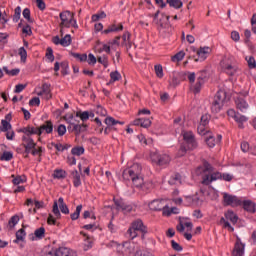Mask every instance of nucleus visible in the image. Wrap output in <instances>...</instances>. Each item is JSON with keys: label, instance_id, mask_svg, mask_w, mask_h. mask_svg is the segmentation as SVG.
Instances as JSON below:
<instances>
[{"label": "nucleus", "instance_id": "obj_34", "mask_svg": "<svg viewBox=\"0 0 256 256\" xmlns=\"http://www.w3.org/2000/svg\"><path fill=\"white\" fill-rule=\"evenodd\" d=\"M58 205L61 213H63L64 215H69V207H67V204H65L63 197H60L58 199Z\"/></svg>", "mask_w": 256, "mask_h": 256}, {"label": "nucleus", "instance_id": "obj_64", "mask_svg": "<svg viewBox=\"0 0 256 256\" xmlns=\"http://www.w3.org/2000/svg\"><path fill=\"white\" fill-rule=\"evenodd\" d=\"M207 126L203 125V124H199L197 131L199 133V135H207Z\"/></svg>", "mask_w": 256, "mask_h": 256}, {"label": "nucleus", "instance_id": "obj_16", "mask_svg": "<svg viewBox=\"0 0 256 256\" xmlns=\"http://www.w3.org/2000/svg\"><path fill=\"white\" fill-rule=\"evenodd\" d=\"M184 144L187 146V149H197V141L195 140V136L193 132H183Z\"/></svg>", "mask_w": 256, "mask_h": 256}, {"label": "nucleus", "instance_id": "obj_11", "mask_svg": "<svg viewBox=\"0 0 256 256\" xmlns=\"http://www.w3.org/2000/svg\"><path fill=\"white\" fill-rule=\"evenodd\" d=\"M142 233V235H145L147 233V227L145 224H143V220L137 219L132 222L130 228L127 231V235L130 239H135L137 237V232Z\"/></svg>", "mask_w": 256, "mask_h": 256}, {"label": "nucleus", "instance_id": "obj_25", "mask_svg": "<svg viewBox=\"0 0 256 256\" xmlns=\"http://www.w3.org/2000/svg\"><path fill=\"white\" fill-rule=\"evenodd\" d=\"M119 31H123V24H121V23H119V24H112V25L108 26V28L103 30L102 33L104 35H109V33H117Z\"/></svg>", "mask_w": 256, "mask_h": 256}, {"label": "nucleus", "instance_id": "obj_42", "mask_svg": "<svg viewBox=\"0 0 256 256\" xmlns=\"http://www.w3.org/2000/svg\"><path fill=\"white\" fill-rule=\"evenodd\" d=\"M12 19L14 23H19V20L21 19V6L15 8Z\"/></svg>", "mask_w": 256, "mask_h": 256}, {"label": "nucleus", "instance_id": "obj_15", "mask_svg": "<svg viewBox=\"0 0 256 256\" xmlns=\"http://www.w3.org/2000/svg\"><path fill=\"white\" fill-rule=\"evenodd\" d=\"M152 161L160 167H165V165H169V163L171 162V157H169V155L167 154L154 153L152 155Z\"/></svg>", "mask_w": 256, "mask_h": 256}, {"label": "nucleus", "instance_id": "obj_38", "mask_svg": "<svg viewBox=\"0 0 256 256\" xmlns=\"http://www.w3.org/2000/svg\"><path fill=\"white\" fill-rule=\"evenodd\" d=\"M137 139L140 141L141 145H151L153 143L151 138H146L143 134L138 135Z\"/></svg>", "mask_w": 256, "mask_h": 256}, {"label": "nucleus", "instance_id": "obj_44", "mask_svg": "<svg viewBox=\"0 0 256 256\" xmlns=\"http://www.w3.org/2000/svg\"><path fill=\"white\" fill-rule=\"evenodd\" d=\"M55 131L58 134V137H63L65 133H67V127L64 124H59L57 128H55Z\"/></svg>", "mask_w": 256, "mask_h": 256}, {"label": "nucleus", "instance_id": "obj_3", "mask_svg": "<svg viewBox=\"0 0 256 256\" xmlns=\"http://www.w3.org/2000/svg\"><path fill=\"white\" fill-rule=\"evenodd\" d=\"M220 67L223 73L229 75V77H235L241 73L239 66H237V62H235V58L233 56H224L220 62Z\"/></svg>", "mask_w": 256, "mask_h": 256}, {"label": "nucleus", "instance_id": "obj_13", "mask_svg": "<svg viewBox=\"0 0 256 256\" xmlns=\"http://www.w3.org/2000/svg\"><path fill=\"white\" fill-rule=\"evenodd\" d=\"M191 50L197 54V58L194 59L195 63L203 62L211 55V47L209 46L200 47L199 49L191 47Z\"/></svg>", "mask_w": 256, "mask_h": 256}, {"label": "nucleus", "instance_id": "obj_8", "mask_svg": "<svg viewBox=\"0 0 256 256\" xmlns=\"http://www.w3.org/2000/svg\"><path fill=\"white\" fill-rule=\"evenodd\" d=\"M225 103H227V92L225 90H219L215 94L211 104L212 113H219L225 106Z\"/></svg>", "mask_w": 256, "mask_h": 256}, {"label": "nucleus", "instance_id": "obj_55", "mask_svg": "<svg viewBox=\"0 0 256 256\" xmlns=\"http://www.w3.org/2000/svg\"><path fill=\"white\" fill-rule=\"evenodd\" d=\"M17 223H19V216L14 215L10 218L8 225L11 229H13V227H15V225H17Z\"/></svg>", "mask_w": 256, "mask_h": 256}, {"label": "nucleus", "instance_id": "obj_47", "mask_svg": "<svg viewBox=\"0 0 256 256\" xmlns=\"http://www.w3.org/2000/svg\"><path fill=\"white\" fill-rule=\"evenodd\" d=\"M18 55L20 56L22 63H25L27 61V50H25L24 47L19 48Z\"/></svg>", "mask_w": 256, "mask_h": 256}, {"label": "nucleus", "instance_id": "obj_24", "mask_svg": "<svg viewBox=\"0 0 256 256\" xmlns=\"http://www.w3.org/2000/svg\"><path fill=\"white\" fill-rule=\"evenodd\" d=\"M56 256H77V252L71 250V248L60 247L55 251Z\"/></svg>", "mask_w": 256, "mask_h": 256}, {"label": "nucleus", "instance_id": "obj_5", "mask_svg": "<svg viewBox=\"0 0 256 256\" xmlns=\"http://www.w3.org/2000/svg\"><path fill=\"white\" fill-rule=\"evenodd\" d=\"M60 17V33L63 34V29H69L73 27L74 29H79V24H77V20L75 19V14L71 13V11L66 10L59 14Z\"/></svg>", "mask_w": 256, "mask_h": 256}, {"label": "nucleus", "instance_id": "obj_17", "mask_svg": "<svg viewBox=\"0 0 256 256\" xmlns=\"http://www.w3.org/2000/svg\"><path fill=\"white\" fill-rule=\"evenodd\" d=\"M247 95V92L244 94H240L235 99L236 107L241 111V113H247V109H249V103L245 100V96Z\"/></svg>", "mask_w": 256, "mask_h": 256}, {"label": "nucleus", "instance_id": "obj_10", "mask_svg": "<svg viewBox=\"0 0 256 256\" xmlns=\"http://www.w3.org/2000/svg\"><path fill=\"white\" fill-rule=\"evenodd\" d=\"M148 207L151 211H162L165 217H169V215H171V212L169 211V204L165 199L153 200L148 204Z\"/></svg>", "mask_w": 256, "mask_h": 256}, {"label": "nucleus", "instance_id": "obj_58", "mask_svg": "<svg viewBox=\"0 0 256 256\" xmlns=\"http://www.w3.org/2000/svg\"><path fill=\"white\" fill-rule=\"evenodd\" d=\"M46 59H48V61H50V63H53L55 61V56L53 55V49L47 48Z\"/></svg>", "mask_w": 256, "mask_h": 256}, {"label": "nucleus", "instance_id": "obj_14", "mask_svg": "<svg viewBox=\"0 0 256 256\" xmlns=\"http://www.w3.org/2000/svg\"><path fill=\"white\" fill-rule=\"evenodd\" d=\"M227 115H228V117H231L232 119H234V121H236V123H238L239 129H243V123H247V121H248V118L245 115L237 113L233 109H229L227 111Z\"/></svg>", "mask_w": 256, "mask_h": 256}, {"label": "nucleus", "instance_id": "obj_37", "mask_svg": "<svg viewBox=\"0 0 256 256\" xmlns=\"http://www.w3.org/2000/svg\"><path fill=\"white\" fill-rule=\"evenodd\" d=\"M166 3L169 7H173V9H181V7H183V2L181 0H166Z\"/></svg>", "mask_w": 256, "mask_h": 256}, {"label": "nucleus", "instance_id": "obj_12", "mask_svg": "<svg viewBox=\"0 0 256 256\" xmlns=\"http://www.w3.org/2000/svg\"><path fill=\"white\" fill-rule=\"evenodd\" d=\"M223 203L226 207H241L243 205V200L235 195H231L227 192L222 193Z\"/></svg>", "mask_w": 256, "mask_h": 256}, {"label": "nucleus", "instance_id": "obj_43", "mask_svg": "<svg viewBox=\"0 0 256 256\" xmlns=\"http://www.w3.org/2000/svg\"><path fill=\"white\" fill-rule=\"evenodd\" d=\"M71 153H72V155L81 157V155H83V153H85V148H83V146L74 147V148H72Z\"/></svg>", "mask_w": 256, "mask_h": 256}, {"label": "nucleus", "instance_id": "obj_41", "mask_svg": "<svg viewBox=\"0 0 256 256\" xmlns=\"http://www.w3.org/2000/svg\"><path fill=\"white\" fill-rule=\"evenodd\" d=\"M82 209H83V205H78L76 207L75 212L70 215L72 221H77V219H79Z\"/></svg>", "mask_w": 256, "mask_h": 256}, {"label": "nucleus", "instance_id": "obj_28", "mask_svg": "<svg viewBox=\"0 0 256 256\" xmlns=\"http://www.w3.org/2000/svg\"><path fill=\"white\" fill-rule=\"evenodd\" d=\"M71 177L73 180V186L77 189V187H81L82 182H81V173L79 171L74 170L71 172Z\"/></svg>", "mask_w": 256, "mask_h": 256}, {"label": "nucleus", "instance_id": "obj_39", "mask_svg": "<svg viewBox=\"0 0 256 256\" xmlns=\"http://www.w3.org/2000/svg\"><path fill=\"white\" fill-rule=\"evenodd\" d=\"M76 117H79L85 123V121H89V111H78L76 112Z\"/></svg>", "mask_w": 256, "mask_h": 256}, {"label": "nucleus", "instance_id": "obj_33", "mask_svg": "<svg viewBox=\"0 0 256 256\" xmlns=\"http://www.w3.org/2000/svg\"><path fill=\"white\" fill-rule=\"evenodd\" d=\"M18 27H22V33L26 35V37H31L33 35V30H31V26L29 24L23 25V20L18 24Z\"/></svg>", "mask_w": 256, "mask_h": 256}, {"label": "nucleus", "instance_id": "obj_21", "mask_svg": "<svg viewBox=\"0 0 256 256\" xmlns=\"http://www.w3.org/2000/svg\"><path fill=\"white\" fill-rule=\"evenodd\" d=\"M52 43H54V45H61L62 47H69V45H71V35L66 34L63 38L54 36L52 38Z\"/></svg>", "mask_w": 256, "mask_h": 256}, {"label": "nucleus", "instance_id": "obj_60", "mask_svg": "<svg viewBox=\"0 0 256 256\" xmlns=\"http://www.w3.org/2000/svg\"><path fill=\"white\" fill-rule=\"evenodd\" d=\"M2 128L1 131L4 133L11 130V123H9L7 120H2Z\"/></svg>", "mask_w": 256, "mask_h": 256}, {"label": "nucleus", "instance_id": "obj_51", "mask_svg": "<svg viewBox=\"0 0 256 256\" xmlns=\"http://www.w3.org/2000/svg\"><path fill=\"white\" fill-rule=\"evenodd\" d=\"M108 53V55L111 53V44L108 43H102V47L99 49V53Z\"/></svg>", "mask_w": 256, "mask_h": 256}, {"label": "nucleus", "instance_id": "obj_22", "mask_svg": "<svg viewBox=\"0 0 256 256\" xmlns=\"http://www.w3.org/2000/svg\"><path fill=\"white\" fill-rule=\"evenodd\" d=\"M69 123L70 125L68 126V131H72L76 136H79L81 133L87 131V124H75L73 122Z\"/></svg>", "mask_w": 256, "mask_h": 256}, {"label": "nucleus", "instance_id": "obj_40", "mask_svg": "<svg viewBox=\"0 0 256 256\" xmlns=\"http://www.w3.org/2000/svg\"><path fill=\"white\" fill-rule=\"evenodd\" d=\"M25 229L21 228L16 232V239L14 240V243H19V241H23L25 239Z\"/></svg>", "mask_w": 256, "mask_h": 256}, {"label": "nucleus", "instance_id": "obj_6", "mask_svg": "<svg viewBox=\"0 0 256 256\" xmlns=\"http://www.w3.org/2000/svg\"><path fill=\"white\" fill-rule=\"evenodd\" d=\"M237 221H239V216H237V214L233 212V210H228L225 212L224 217L220 219V225L223 227V229H227V231L233 233L235 231V228L231 226V223L232 225H236Z\"/></svg>", "mask_w": 256, "mask_h": 256}, {"label": "nucleus", "instance_id": "obj_7", "mask_svg": "<svg viewBox=\"0 0 256 256\" xmlns=\"http://www.w3.org/2000/svg\"><path fill=\"white\" fill-rule=\"evenodd\" d=\"M187 78L190 83V91H192L195 95H197V93H200L203 85H205V75L201 74L200 76H198L195 82V73L188 72Z\"/></svg>", "mask_w": 256, "mask_h": 256}, {"label": "nucleus", "instance_id": "obj_59", "mask_svg": "<svg viewBox=\"0 0 256 256\" xmlns=\"http://www.w3.org/2000/svg\"><path fill=\"white\" fill-rule=\"evenodd\" d=\"M110 83H115V81H119L121 79V74L117 71L110 73Z\"/></svg>", "mask_w": 256, "mask_h": 256}, {"label": "nucleus", "instance_id": "obj_63", "mask_svg": "<svg viewBox=\"0 0 256 256\" xmlns=\"http://www.w3.org/2000/svg\"><path fill=\"white\" fill-rule=\"evenodd\" d=\"M220 181H233V175L229 173H221Z\"/></svg>", "mask_w": 256, "mask_h": 256}, {"label": "nucleus", "instance_id": "obj_30", "mask_svg": "<svg viewBox=\"0 0 256 256\" xmlns=\"http://www.w3.org/2000/svg\"><path fill=\"white\" fill-rule=\"evenodd\" d=\"M104 123L105 125H107V127H110L111 129H115V125H123V122L115 120V118L111 116L106 117Z\"/></svg>", "mask_w": 256, "mask_h": 256}, {"label": "nucleus", "instance_id": "obj_36", "mask_svg": "<svg viewBox=\"0 0 256 256\" xmlns=\"http://www.w3.org/2000/svg\"><path fill=\"white\" fill-rule=\"evenodd\" d=\"M67 177V172L63 169H56L53 172L54 179H65Z\"/></svg>", "mask_w": 256, "mask_h": 256}, {"label": "nucleus", "instance_id": "obj_18", "mask_svg": "<svg viewBox=\"0 0 256 256\" xmlns=\"http://www.w3.org/2000/svg\"><path fill=\"white\" fill-rule=\"evenodd\" d=\"M114 203L118 211H123V213H131L133 211V206L126 204L123 199L114 198Z\"/></svg>", "mask_w": 256, "mask_h": 256}, {"label": "nucleus", "instance_id": "obj_45", "mask_svg": "<svg viewBox=\"0 0 256 256\" xmlns=\"http://www.w3.org/2000/svg\"><path fill=\"white\" fill-rule=\"evenodd\" d=\"M52 213L55 215L56 219H61V211H59V203L54 201Z\"/></svg>", "mask_w": 256, "mask_h": 256}, {"label": "nucleus", "instance_id": "obj_23", "mask_svg": "<svg viewBox=\"0 0 256 256\" xmlns=\"http://www.w3.org/2000/svg\"><path fill=\"white\" fill-rule=\"evenodd\" d=\"M7 146L0 144V161H11L13 159V152L6 151Z\"/></svg>", "mask_w": 256, "mask_h": 256}, {"label": "nucleus", "instance_id": "obj_61", "mask_svg": "<svg viewBox=\"0 0 256 256\" xmlns=\"http://www.w3.org/2000/svg\"><path fill=\"white\" fill-rule=\"evenodd\" d=\"M72 57L74 59H78V61H86L87 60V54H79V53H73L72 54Z\"/></svg>", "mask_w": 256, "mask_h": 256}, {"label": "nucleus", "instance_id": "obj_1", "mask_svg": "<svg viewBox=\"0 0 256 256\" xmlns=\"http://www.w3.org/2000/svg\"><path fill=\"white\" fill-rule=\"evenodd\" d=\"M143 168H141V164H133L132 166L124 169L122 173V179L126 183H132L134 187H143Z\"/></svg>", "mask_w": 256, "mask_h": 256}, {"label": "nucleus", "instance_id": "obj_9", "mask_svg": "<svg viewBox=\"0 0 256 256\" xmlns=\"http://www.w3.org/2000/svg\"><path fill=\"white\" fill-rule=\"evenodd\" d=\"M112 247L116 248L118 255L129 256L131 253H135L137 245L133 242H124L123 244L112 242Z\"/></svg>", "mask_w": 256, "mask_h": 256}, {"label": "nucleus", "instance_id": "obj_48", "mask_svg": "<svg viewBox=\"0 0 256 256\" xmlns=\"http://www.w3.org/2000/svg\"><path fill=\"white\" fill-rule=\"evenodd\" d=\"M22 15L28 23H33V18H31V10L29 8H25L22 12Z\"/></svg>", "mask_w": 256, "mask_h": 256}, {"label": "nucleus", "instance_id": "obj_52", "mask_svg": "<svg viewBox=\"0 0 256 256\" xmlns=\"http://www.w3.org/2000/svg\"><path fill=\"white\" fill-rule=\"evenodd\" d=\"M208 147L210 148H213L215 147V145H217V140L215 139L214 136H208L206 139H205Z\"/></svg>", "mask_w": 256, "mask_h": 256}, {"label": "nucleus", "instance_id": "obj_31", "mask_svg": "<svg viewBox=\"0 0 256 256\" xmlns=\"http://www.w3.org/2000/svg\"><path fill=\"white\" fill-rule=\"evenodd\" d=\"M20 133H24L26 137H31V135H38V129L35 127L27 126L20 129Z\"/></svg>", "mask_w": 256, "mask_h": 256}, {"label": "nucleus", "instance_id": "obj_26", "mask_svg": "<svg viewBox=\"0 0 256 256\" xmlns=\"http://www.w3.org/2000/svg\"><path fill=\"white\" fill-rule=\"evenodd\" d=\"M243 209L248 213H256V204L251 200L242 201Z\"/></svg>", "mask_w": 256, "mask_h": 256}, {"label": "nucleus", "instance_id": "obj_54", "mask_svg": "<svg viewBox=\"0 0 256 256\" xmlns=\"http://www.w3.org/2000/svg\"><path fill=\"white\" fill-rule=\"evenodd\" d=\"M42 153H43V147L35 146L34 148H32L31 155H33L34 157L37 155L38 157H41Z\"/></svg>", "mask_w": 256, "mask_h": 256}, {"label": "nucleus", "instance_id": "obj_62", "mask_svg": "<svg viewBox=\"0 0 256 256\" xmlns=\"http://www.w3.org/2000/svg\"><path fill=\"white\" fill-rule=\"evenodd\" d=\"M154 69H155V73H156L157 77H159V79H161L163 77V66L156 65V66H154Z\"/></svg>", "mask_w": 256, "mask_h": 256}, {"label": "nucleus", "instance_id": "obj_50", "mask_svg": "<svg viewBox=\"0 0 256 256\" xmlns=\"http://www.w3.org/2000/svg\"><path fill=\"white\" fill-rule=\"evenodd\" d=\"M97 61L98 63H100V65H103L105 68L109 67V60L106 55L98 57Z\"/></svg>", "mask_w": 256, "mask_h": 256}, {"label": "nucleus", "instance_id": "obj_49", "mask_svg": "<svg viewBox=\"0 0 256 256\" xmlns=\"http://www.w3.org/2000/svg\"><path fill=\"white\" fill-rule=\"evenodd\" d=\"M34 235H35L36 239H43V237H45V228L40 227V228L36 229L34 232Z\"/></svg>", "mask_w": 256, "mask_h": 256}, {"label": "nucleus", "instance_id": "obj_19", "mask_svg": "<svg viewBox=\"0 0 256 256\" xmlns=\"http://www.w3.org/2000/svg\"><path fill=\"white\" fill-rule=\"evenodd\" d=\"M232 256H245V243L241 242V238H237L232 250Z\"/></svg>", "mask_w": 256, "mask_h": 256}, {"label": "nucleus", "instance_id": "obj_27", "mask_svg": "<svg viewBox=\"0 0 256 256\" xmlns=\"http://www.w3.org/2000/svg\"><path fill=\"white\" fill-rule=\"evenodd\" d=\"M23 147L28 149H35L37 147V143H35V140L33 138H30V136H23Z\"/></svg>", "mask_w": 256, "mask_h": 256}, {"label": "nucleus", "instance_id": "obj_4", "mask_svg": "<svg viewBox=\"0 0 256 256\" xmlns=\"http://www.w3.org/2000/svg\"><path fill=\"white\" fill-rule=\"evenodd\" d=\"M220 67L223 73L229 75V77H235L241 73L239 66H237V62H235V58L233 56H224L220 62Z\"/></svg>", "mask_w": 256, "mask_h": 256}, {"label": "nucleus", "instance_id": "obj_56", "mask_svg": "<svg viewBox=\"0 0 256 256\" xmlns=\"http://www.w3.org/2000/svg\"><path fill=\"white\" fill-rule=\"evenodd\" d=\"M186 199H187L188 203H191V205H198V203H199L198 195L187 196Z\"/></svg>", "mask_w": 256, "mask_h": 256}, {"label": "nucleus", "instance_id": "obj_53", "mask_svg": "<svg viewBox=\"0 0 256 256\" xmlns=\"http://www.w3.org/2000/svg\"><path fill=\"white\" fill-rule=\"evenodd\" d=\"M25 181H27V178L25 176H16L12 180V183L14 185H21V183H25Z\"/></svg>", "mask_w": 256, "mask_h": 256}, {"label": "nucleus", "instance_id": "obj_35", "mask_svg": "<svg viewBox=\"0 0 256 256\" xmlns=\"http://www.w3.org/2000/svg\"><path fill=\"white\" fill-rule=\"evenodd\" d=\"M169 185H181V174L176 173L173 174L169 181H168Z\"/></svg>", "mask_w": 256, "mask_h": 256}, {"label": "nucleus", "instance_id": "obj_46", "mask_svg": "<svg viewBox=\"0 0 256 256\" xmlns=\"http://www.w3.org/2000/svg\"><path fill=\"white\" fill-rule=\"evenodd\" d=\"M185 57V53L183 51L178 52L177 54H175L174 56H172V61L173 63H179V61H183Z\"/></svg>", "mask_w": 256, "mask_h": 256}, {"label": "nucleus", "instance_id": "obj_2", "mask_svg": "<svg viewBox=\"0 0 256 256\" xmlns=\"http://www.w3.org/2000/svg\"><path fill=\"white\" fill-rule=\"evenodd\" d=\"M196 175L202 177L203 185H211L214 181H221V172L215 171V168L207 161L196 169Z\"/></svg>", "mask_w": 256, "mask_h": 256}, {"label": "nucleus", "instance_id": "obj_57", "mask_svg": "<svg viewBox=\"0 0 256 256\" xmlns=\"http://www.w3.org/2000/svg\"><path fill=\"white\" fill-rule=\"evenodd\" d=\"M245 60L247 61L248 67L250 69H255L256 62H255V58L253 56L246 57Z\"/></svg>", "mask_w": 256, "mask_h": 256}, {"label": "nucleus", "instance_id": "obj_32", "mask_svg": "<svg viewBox=\"0 0 256 256\" xmlns=\"http://www.w3.org/2000/svg\"><path fill=\"white\" fill-rule=\"evenodd\" d=\"M42 93L44 94V99H46V101H49V99L53 97L51 94V85L44 83L42 85Z\"/></svg>", "mask_w": 256, "mask_h": 256}, {"label": "nucleus", "instance_id": "obj_20", "mask_svg": "<svg viewBox=\"0 0 256 256\" xmlns=\"http://www.w3.org/2000/svg\"><path fill=\"white\" fill-rule=\"evenodd\" d=\"M53 128L54 126L51 120L44 122L40 127H37L38 136L41 137L43 133H46L47 135H51V133H53Z\"/></svg>", "mask_w": 256, "mask_h": 256}, {"label": "nucleus", "instance_id": "obj_29", "mask_svg": "<svg viewBox=\"0 0 256 256\" xmlns=\"http://www.w3.org/2000/svg\"><path fill=\"white\" fill-rule=\"evenodd\" d=\"M133 124L147 129V127H151V120L149 118H138L134 120Z\"/></svg>", "mask_w": 256, "mask_h": 256}]
</instances>
